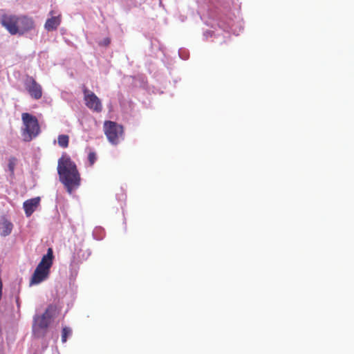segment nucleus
Wrapping results in <instances>:
<instances>
[{"label": "nucleus", "mask_w": 354, "mask_h": 354, "mask_svg": "<svg viewBox=\"0 0 354 354\" xmlns=\"http://www.w3.org/2000/svg\"><path fill=\"white\" fill-rule=\"evenodd\" d=\"M57 173L69 194L80 185V174L75 163L68 156H63L58 160Z\"/></svg>", "instance_id": "obj_1"}, {"label": "nucleus", "mask_w": 354, "mask_h": 354, "mask_svg": "<svg viewBox=\"0 0 354 354\" xmlns=\"http://www.w3.org/2000/svg\"><path fill=\"white\" fill-rule=\"evenodd\" d=\"M51 307L48 308L41 315H37L34 317V326L39 329L48 328L51 319Z\"/></svg>", "instance_id": "obj_9"}, {"label": "nucleus", "mask_w": 354, "mask_h": 354, "mask_svg": "<svg viewBox=\"0 0 354 354\" xmlns=\"http://www.w3.org/2000/svg\"><path fill=\"white\" fill-rule=\"evenodd\" d=\"M0 23L12 35H22L35 27L32 19L24 15L4 14L1 17Z\"/></svg>", "instance_id": "obj_2"}, {"label": "nucleus", "mask_w": 354, "mask_h": 354, "mask_svg": "<svg viewBox=\"0 0 354 354\" xmlns=\"http://www.w3.org/2000/svg\"><path fill=\"white\" fill-rule=\"evenodd\" d=\"M40 198L35 197L28 199L24 203V209L27 217L30 216L39 205Z\"/></svg>", "instance_id": "obj_10"}, {"label": "nucleus", "mask_w": 354, "mask_h": 354, "mask_svg": "<svg viewBox=\"0 0 354 354\" xmlns=\"http://www.w3.org/2000/svg\"><path fill=\"white\" fill-rule=\"evenodd\" d=\"M21 119L24 124L21 131L23 140L25 142H30L41 132L38 120L35 116L28 113H23Z\"/></svg>", "instance_id": "obj_4"}, {"label": "nucleus", "mask_w": 354, "mask_h": 354, "mask_svg": "<svg viewBox=\"0 0 354 354\" xmlns=\"http://www.w3.org/2000/svg\"><path fill=\"white\" fill-rule=\"evenodd\" d=\"M57 142L62 148H67L69 144V137L67 135H59L57 138Z\"/></svg>", "instance_id": "obj_12"}, {"label": "nucleus", "mask_w": 354, "mask_h": 354, "mask_svg": "<svg viewBox=\"0 0 354 354\" xmlns=\"http://www.w3.org/2000/svg\"><path fill=\"white\" fill-rule=\"evenodd\" d=\"M84 94L85 105L92 111L100 113L102 111V104L100 99L85 85L82 86Z\"/></svg>", "instance_id": "obj_6"}, {"label": "nucleus", "mask_w": 354, "mask_h": 354, "mask_svg": "<svg viewBox=\"0 0 354 354\" xmlns=\"http://www.w3.org/2000/svg\"><path fill=\"white\" fill-rule=\"evenodd\" d=\"M53 258V249L49 248L47 250V254L43 256L31 277L30 281V286L39 284L48 277Z\"/></svg>", "instance_id": "obj_3"}, {"label": "nucleus", "mask_w": 354, "mask_h": 354, "mask_svg": "<svg viewBox=\"0 0 354 354\" xmlns=\"http://www.w3.org/2000/svg\"><path fill=\"white\" fill-rule=\"evenodd\" d=\"M25 87L30 95L35 99L39 100L42 97V88L32 77H28L26 82Z\"/></svg>", "instance_id": "obj_7"}, {"label": "nucleus", "mask_w": 354, "mask_h": 354, "mask_svg": "<svg viewBox=\"0 0 354 354\" xmlns=\"http://www.w3.org/2000/svg\"><path fill=\"white\" fill-rule=\"evenodd\" d=\"M50 17L48 18L45 24L44 28L48 31H53L57 28L62 21L61 13L57 10H51L49 12Z\"/></svg>", "instance_id": "obj_8"}, {"label": "nucleus", "mask_w": 354, "mask_h": 354, "mask_svg": "<svg viewBox=\"0 0 354 354\" xmlns=\"http://www.w3.org/2000/svg\"><path fill=\"white\" fill-rule=\"evenodd\" d=\"M17 160L15 157H10L8 159V170L10 172V176L12 177H13L14 174H15V166L17 165Z\"/></svg>", "instance_id": "obj_13"}, {"label": "nucleus", "mask_w": 354, "mask_h": 354, "mask_svg": "<svg viewBox=\"0 0 354 354\" xmlns=\"http://www.w3.org/2000/svg\"><path fill=\"white\" fill-rule=\"evenodd\" d=\"M97 159V157H96V154L95 152H90L88 155V162L90 163V165L92 166L95 160Z\"/></svg>", "instance_id": "obj_15"}, {"label": "nucleus", "mask_w": 354, "mask_h": 354, "mask_svg": "<svg viewBox=\"0 0 354 354\" xmlns=\"http://www.w3.org/2000/svg\"><path fill=\"white\" fill-rule=\"evenodd\" d=\"M104 131L108 140L117 145L119 142L120 138L123 134V127L113 121H105L104 123Z\"/></svg>", "instance_id": "obj_5"}, {"label": "nucleus", "mask_w": 354, "mask_h": 354, "mask_svg": "<svg viewBox=\"0 0 354 354\" xmlns=\"http://www.w3.org/2000/svg\"><path fill=\"white\" fill-rule=\"evenodd\" d=\"M71 335V330L68 327H64L62 333V342L65 343L67 340L68 336Z\"/></svg>", "instance_id": "obj_14"}, {"label": "nucleus", "mask_w": 354, "mask_h": 354, "mask_svg": "<svg viewBox=\"0 0 354 354\" xmlns=\"http://www.w3.org/2000/svg\"><path fill=\"white\" fill-rule=\"evenodd\" d=\"M111 43V39L109 37L104 38L102 41H100V45L107 46Z\"/></svg>", "instance_id": "obj_16"}, {"label": "nucleus", "mask_w": 354, "mask_h": 354, "mask_svg": "<svg viewBox=\"0 0 354 354\" xmlns=\"http://www.w3.org/2000/svg\"><path fill=\"white\" fill-rule=\"evenodd\" d=\"M13 225L5 217H3L0 222L1 235L6 236L9 235L12 230Z\"/></svg>", "instance_id": "obj_11"}]
</instances>
